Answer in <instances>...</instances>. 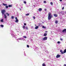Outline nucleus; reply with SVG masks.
<instances>
[{
	"mask_svg": "<svg viewBox=\"0 0 66 66\" xmlns=\"http://www.w3.org/2000/svg\"><path fill=\"white\" fill-rule=\"evenodd\" d=\"M48 20H50L52 17H53V15H52V14L50 12L48 14Z\"/></svg>",
	"mask_w": 66,
	"mask_h": 66,
	"instance_id": "obj_1",
	"label": "nucleus"
},
{
	"mask_svg": "<svg viewBox=\"0 0 66 66\" xmlns=\"http://www.w3.org/2000/svg\"><path fill=\"white\" fill-rule=\"evenodd\" d=\"M1 12L2 14V15L3 17V14H4V13H5V10H2L1 11Z\"/></svg>",
	"mask_w": 66,
	"mask_h": 66,
	"instance_id": "obj_2",
	"label": "nucleus"
},
{
	"mask_svg": "<svg viewBox=\"0 0 66 66\" xmlns=\"http://www.w3.org/2000/svg\"><path fill=\"white\" fill-rule=\"evenodd\" d=\"M10 34H11L12 36H13V37H14V33L13 31H11V32H10Z\"/></svg>",
	"mask_w": 66,
	"mask_h": 66,
	"instance_id": "obj_3",
	"label": "nucleus"
},
{
	"mask_svg": "<svg viewBox=\"0 0 66 66\" xmlns=\"http://www.w3.org/2000/svg\"><path fill=\"white\" fill-rule=\"evenodd\" d=\"M47 37H44L43 39V40H47Z\"/></svg>",
	"mask_w": 66,
	"mask_h": 66,
	"instance_id": "obj_4",
	"label": "nucleus"
},
{
	"mask_svg": "<svg viewBox=\"0 0 66 66\" xmlns=\"http://www.w3.org/2000/svg\"><path fill=\"white\" fill-rule=\"evenodd\" d=\"M15 18L16 19L15 22L16 23L18 22L19 21H18V20L17 19V17H15Z\"/></svg>",
	"mask_w": 66,
	"mask_h": 66,
	"instance_id": "obj_5",
	"label": "nucleus"
},
{
	"mask_svg": "<svg viewBox=\"0 0 66 66\" xmlns=\"http://www.w3.org/2000/svg\"><path fill=\"white\" fill-rule=\"evenodd\" d=\"M22 39H23V38H19L18 39H17V40H18L17 41L18 42H19L18 41V40H22Z\"/></svg>",
	"mask_w": 66,
	"mask_h": 66,
	"instance_id": "obj_6",
	"label": "nucleus"
},
{
	"mask_svg": "<svg viewBox=\"0 0 66 66\" xmlns=\"http://www.w3.org/2000/svg\"><path fill=\"white\" fill-rule=\"evenodd\" d=\"M61 56L60 55L57 54L56 56V58H59V57H60Z\"/></svg>",
	"mask_w": 66,
	"mask_h": 66,
	"instance_id": "obj_7",
	"label": "nucleus"
},
{
	"mask_svg": "<svg viewBox=\"0 0 66 66\" xmlns=\"http://www.w3.org/2000/svg\"><path fill=\"white\" fill-rule=\"evenodd\" d=\"M4 18H5L6 19L7 18V16L5 15V14H4Z\"/></svg>",
	"mask_w": 66,
	"mask_h": 66,
	"instance_id": "obj_8",
	"label": "nucleus"
},
{
	"mask_svg": "<svg viewBox=\"0 0 66 66\" xmlns=\"http://www.w3.org/2000/svg\"><path fill=\"white\" fill-rule=\"evenodd\" d=\"M66 32V29H64V30H63L62 31V32Z\"/></svg>",
	"mask_w": 66,
	"mask_h": 66,
	"instance_id": "obj_9",
	"label": "nucleus"
},
{
	"mask_svg": "<svg viewBox=\"0 0 66 66\" xmlns=\"http://www.w3.org/2000/svg\"><path fill=\"white\" fill-rule=\"evenodd\" d=\"M38 10L39 12H41V11H42V9L39 8V9Z\"/></svg>",
	"mask_w": 66,
	"mask_h": 66,
	"instance_id": "obj_10",
	"label": "nucleus"
},
{
	"mask_svg": "<svg viewBox=\"0 0 66 66\" xmlns=\"http://www.w3.org/2000/svg\"><path fill=\"white\" fill-rule=\"evenodd\" d=\"M60 52H61V53L62 54L64 53V52H63V51H62V50L60 51Z\"/></svg>",
	"mask_w": 66,
	"mask_h": 66,
	"instance_id": "obj_11",
	"label": "nucleus"
},
{
	"mask_svg": "<svg viewBox=\"0 0 66 66\" xmlns=\"http://www.w3.org/2000/svg\"><path fill=\"white\" fill-rule=\"evenodd\" d=\"M3 5H4V6H6V5H7V4H4V3H3Z\"/></svg>",
	"mask_w": 66,
	"mask_h": 66,
	"instance_id": "obj_12",
	"label": "nucleus"
},
{
	"mask_svg": "<svg viewBox=\"0 0 66 66\" xmlns=\"http://www.w3.org/2000/svg\"><path fill=\"white\" fill-rule=\"evenodd\" d=\"M54 16L55 17H57V15L56 14H54Z\"/></svg>",
	"mask_w": 66,
	"mask_h": 66,
	"instance_id": "obj_13",
	"label": "nucleus"
},
{
	"mask_svg": "<svg viewBox=\"0 0 66 66\" xmlns=\"http://www.w3.org/2000/svg\"><path fill=\"white\" fill-rule=\"evenodd\" d=\"M38 28V26H37L35 27V29H37Z\"/></svg>",
	"mask_w": 66,
	"mask_h": 66,
	"instance_id": "obj_14",
	"label": "nucleus"
},
{
	"mask_svg": "<svg viewBox=\"0 0 66 66\" xmlns=\"http://www.w3.org/2000/svg\"><path fill=\"white\" fill-rule=\"evenodd\" d=\"M12 5H9V7H12Z\"/></svg>",
	"mask_w": 66,
	"mask_h": 66,
	"instance_id": "obj_15",
	"label": "nucleus"
},
{
	"mask_svg": "<svg viewBox=\"0 0 66 66\" xmlns=\"http://www.w3.org/2000/svg\"><path fill=\"white\" fill-rule=\"evenodd\" d=\"M3 19H1V22H3Z\"/></svg>",
	"mask_w": 66,
	"mask_h": 66,
	"instance_id": "obj_16",
	"label": "nucleus"
},
{
	"mask_svg": "<svg viewBox=\"0 0 66 66\" xmlns=\"http://www.w3.org/2000/svg\"><path fill=\"white\" fill-rule=\"evenodd\" d=\"M47 33H45L44 34V36H47Z\"/></svg>",
	"mask_w": 66,
	"mask_h": 66,
	"instance_id": "obj_17",
	"label": "nucleus"
},
{
	"mask_svg": "<svg viewBox=\"0 0 66 66\" xmlns=\"http://www.w3.org/2000/svg\"><path fill=\"white\" fill-rule=\"evenodd\" d=\"M42 28H43L44 29H46V27H45V26H42Z\"/></svg>",
	"mask_w": 66,
	"mask_h": 66,
	"instance_id": "obj_18",
	"label": "nucleus"
},
{
	"mask_svg": "<svg viewBox=\"0 0 66 66\" xmlns=\"http://www.w3.org/2000/svg\"><path fill=\"white\" fill-rule=\"evenodd\" d=\"M6 15H7V16H9V15H10V14H9L7 13H6Z\"/></svg>",
	"mask_w": 66,
	"mask_h": 66,
	"instance_id": "obj_19",
	"label": "nucleus"
},
{
	"mask_svg": "<svg viewBox=\"0 0 66 66\" xmlns=\"http://www.w3.org/2000/svg\"><path fill=\"white\" fill-rule=\"evenodd\" d=\"M11 18L12 19H13L14 18V16H11Z\"/></svg>",
	"mask_w": 66,
	"mask_h": 66,
	"instance_id": "obj_20",
	"label": "nucleus"
},
{
	"mask_svg": "<svg viewBox=\"0 0 66 66\" xmlns=\"http://www.w3.org/2000/svg\"><path fill=\"white\" fill-rule=\"evenodd\" d=\"M63 52H64V53H66V49L64 50Z\"/></svg>",
	"mask_w": 66,
	"mask_h": 66,
	"instance_id": "obj_21",
	"label": "nucleus"
},
{
	"mask_svg": "<svg viewBox=\"0 0 66 66\" xmlns=\"http://www.w3.org/2000/svg\"><path fill=\"white\" fill-rule=\"evenodd\" d=\"M58 21H55V23H56V24H57V22H58Z\"/></svg>",
	"mask_w": 66,
	"mask_h": 66,
	"instance_id": "obj_22",
	"label": "nucleus"
},
{
	"mask_svg": "<svg viewBox=\"0 0 66 66\" xmlns=\"http://www.w3.org/2000/svg\"><path fill=\"white\" fill-rule=\"evenodd\" d=\"M1 27H2V28H3V27H4V26H3V25H1Z\"/></svg>",
	"mask_w": 66,
	"mask_h": 66,
	"instance_id": "obj_23",
	"label": "nucleus"
},
{
	"mask_svg": "<svg viewBox=\"0 0 66 66\" xmlns=\"http://www.w3.org/2000/svg\"><path fill=\"white\" fill-rule=\"evenodd\" d=\"M26 16H29V14L27 13V14H26Z\"/></svg>",
	"mask_w": 66,
	"mask_h": 66,
	"instance_id": "obj_24",
	"label": "nucleus"
},
{
	"mask_svg": "<svg viewBox=\"0 0 66 66\" xmlns=\"http://www.w3.org/2000/svg\"><path fill=\"white\" fill-rule=\"evenodd\" d=\"M23 29H24L26 28V27H25V26H23Z\"/></svg>",
	"mask_w": 66,
	"mask_h": 66,
	"instance_id": "obj_25",
	"label": "nucleus"
},
{
	"mask_svg": "<svg viewBox=\"0 0 66 66\" xmlns=\"http://www.w3.org/2000/svg\"><path fill=\"white\" fill-rule=\"evenodd\" d=\"M5 7L6 9H7L9 7V6H6Z\"/></svg>",
	"mask_w": 66,
	"mask_h": 66,
	"instance_id": "obj_26",
	"label": "nucleus"
},
{
	"mask_svg": "<svg viewBox=\"0 0 66 66\" xmlns=\"http://www.w3.org/2000/svg\"><path fill=\"white\" fill-rule=\"evenodd\" d=\"M43 66H46V65H45V64H44V63H43L42 64Z\"/></svg>",
	"mask_w": 66,
	"mask_h": 66,
	"instance_id": "obj_27",
	"label": "nucleus"
},
{
	"mask_svg": "<svg viewBox=\"0 0 66 66\" xmlns=\"http://www.w3.org/2000/svg\"><path fill=\"white\" fill-rule=\"evenodd\" d=\"M25 28L27 30H28V27H25Z\"/></svg>",
	"mask_w": 66,
	"mask_h": 66,
	"instance_id": "obj_28",
	"label": "nucleus"
},
{
	"mask_svg": "<svg viewBox=\"0 0 66 66\" xmlns=\"http://www.w3.org/2000/svg\"><path fill=\"white\" fill-rule=\"evenodd\" d=\"M44 3H46L47 2L46 1H44Z\"/></svg>",
	"mask_w": 66,
	"mask_h": 66,
	"instance_id": "obj_29",
	"label": "nucleus"
},
{
	"mask_svg": "<svg viewBox=\"0 0 66 66\" xmlns=\"http://www.w3.org/2000/svg\"><path fill=\"white\" fill-rule=\"evenodd\" d=\"M50 4H51V5H53V3L52 2Z\"/></svg>",
	"mask_w": 66,
	"mask_h": 66,
	"instance_id": "obj_30",
	"label": "nucleus"
},
{
	"mask_svg": "<svg viewBox=\"0 0 66 66\" xmlns=\"http://www.w3.org/2000/svg\"><path fill=\"white\" fill-rule=\"evenodd\" d=\"M23 37L25 38H27V37L26 36H23Z\"/></svg>",
	"mask_w": 66,
	"mask_h": 66,
	"instance_id": "obj_31",
	"label": "nucleus"
},
{
	"mask_svg": "<svg viewBox=\"0 0 66 66\" xmlns=\"http://www.w3.org/2000/svg\"><path fill=\"white\" fill-rule=\"evenodd\" d=\"M24 3V4H26V2L24 1V2H23Z\"/></svg>",
	"mask_w": 66,
	"mask_h": 66,
	"instance_id": "obj_32",
	"label": "nucleus"
},
{
	"mask_svg": "<svg viewBox=\"0 0 66 66\" xmlns=\"http://www.w3.org/2000/svg\"><path fill=\"white\" fill-rule=\"evenodd\" d=\"M57 44H60V41H58L57 42Z\"/></svg>",
	"mask_w": 66,
	"mask_h": 66,
	"instance_id": "obj_33",
	"label": "nucleus"
},
{
	"mask_svg": "<svg viewBox=\"0 0 66 66\" xmlns=\"http://www.w3.org/2000/svg\"><path fill=\"white\" fill-rule=\"evenodd\" d=\"M33 18H34V19H35V17L34 16H33Z\"/></svg>",
	"mask_w": 66,
	"mask_h": 66,
	"instance_id": "obj_34",
	"label": "nucleus"
},
{
	"mask_svg": "<svg viewBox=\"0 0 66 66\" xmlns=\"http://www.w3.org/2000/svg\"><path fill=\"white\" fill-rule=\"evenodd\" d=\"M27 47H28V48H29V45H27Z\"/></svg>",
	"mask_w": 66,
	"mask_h": 66,
	"instance_id": "obj_35",
	"label": "nucleus"
},
{
	"mask_svg": "<svg viewBox=\"0 0 66 66\" xmlns=\"http://www.w3.org/2000/svg\"><path fill=\"white\" fill-rule=\"evenodd\" d=\"M64 7H62V10H64Z\"/></svg>",
	"mask_w": 66,
	"mask_h": 66,
	"instance_id": "obj_36",
	"label": "nucleus"
},
{
	"mask_svg": "<svg viewBox=\"0 0 66 66\" xmlns=\"http://www.w3.org/2000/svg\"><path fill=\"white\" fill-rule=\"evenodd\" d=\"M22 39L23 40H25V39H24V38H23V39Z\"/></svg>",
	"mask_w": 66,
	"mask_h": 66,
	"instance_id": "obj_37",
	"label": "nucleus"
},
{
	"mask_svg": "<svg viewBox=\"0 0 66 66\" xmlns=\"http://www.w3.org/2000/svg\"><path fill=\"white\" fill-rule=\"evenodd\" d=\"M24 26H26V23H24Z\"/></svg>",
	"mask_w": 66,
	"mask_h": 66,
	"instance_id": "obj_38",
	"label": "nucleus"
},
{
	"mask_svg": "<svg viewBox=\"0 0 66 66\" xmlns=\"http://www.w3.org/2000/svg\"><path fill=\"white\" fill-rule=\"evenodd\" d=\"M59 1H60V2H62V0H59Z\"/></svg>",
	"mask_w": 66,
	"mask_h": 66,
	"instance_id": "obj_39",
	"label": "nucleus"
},
{
	"mask_svg": "<svg viewBox=\"0 0 66 66\" xmlns=\"http://www.w3.org/2000/svg\"><path fill=\"white\" fill-rule=\"evenodd\" d=\"M44 11H47V10L45 9L44 10Z\"/></svg>",
	"mask_w": 66,
	"mask_h": 66,
	"instance_id": "obj_40",
	"label": "nucleus"
},
{
	"mask_svg": "<svg viewBox=\"0 0 66 66\" xmlns=\"http://www.w3.org/2000/svg\"><path fill=\"white\" fill-rule=\"evenodd\" d=\"M28 5H26V7H28Z\"/></svg>",
	"mask_w": 66,
	"mask_h": 66,
	"instance_id": "obj_41",
	"label": "nucleus"
},
{
	"mask_svg": "<svg viewBox=\"0 0 66 66\" xmlns=\"http://www.w3.org/2000/svg\"><path fill=\"white\" fill-rule=\"evenodd\" d=\"M60 40H62V39H60Z\"/></svg>",
	"mask_w": 66,
	"mask_h": 66,
	"instance_id": "obj_42",
	"label": "nucleus"
},
{
	"mask_svg": "<svg viewBox=\"0 0 66 66\" xmlns=\"http://www.w3.org/2000/svg\"><path fill=\"white\" fill-rule=\"evenodd\" d=\"M20 11H21V9H20Z\"/></svg>",
	"mask_w": 66,
	"mask_h": 66,
	"instance_id": "obj_43",
	"label": "nucleus"
},
{
	"mask_svg": "<svg viewBox=\"0 0 66 66\" xmlns=\"http://www.w3.org/2000/svg\"><path fill=\"white\" fill-rule=\"evenodd\" d=\"M64 66H66V64H64Z\"/></svg>",
	"mask_w": 66,
	"mask_h": 66,
	"instance_id": "obj_44",
	"label": "nucleus"
},
{
	"mask_svg": "<svg viewBox=\"0 0 66 66\" xmlns=\"http://www.w3.org/2000/svg\"><path fill=\"white\" fill-rule=\"evenodd\" d=\"M47 31H45V32H46V33H47Z\"/></svg>",
	"mask_w": 66,
	"mask_h": 66,
	"instance_id": "obj_45",
	"label": "nucleus"
},
{
	"mask_svg": "<svg viewBox=\"0 0 66 66\" xmlns=\"http://www.w3.org/2000/svg\"><path fill=\"white\" fill-rule=\"evenodd\" d=\"M35 25L36 26V25L35 24Z\"/></svg>",
	"mask_w": 66,
	"mask_h": 66,
	"instance_id": "obj_46",
	"label": "nucleus"
},
{
	"mask_svg": "<svg viewBox=\"0 0 66 66\" xmlns=\"http://www.w3.org/2000/svg\"><path fill=\"white\" fill-rule=\"evenodd\" d=\"M44 61H45V59L44 60Z\"/></svg>",
	"mask_w": 66,
	"mask_h": 66,
	"instance_id": "obj_47",
	"label": "nucleus"
},
{
	"mask_svg": "<svg viewBox=\"0 0 66 66\" xmlns=\"http://www.w3.org/2000/svg\"><path fill=\"white\" fill-rule=\"evenodd\" d=\"M36 49H37V48H36Z\"/></svg>",
	"mask_w": 66,
	"mask_h": 66,
	"instance_id": "obj_48",
	"label": "nucleus"
},
{
	"mask_svg": "<svg viewBox=\"0 0 66 66\" xmlns=\"http://www.w3.org/2000/svg\"><path fill=\"white\" fill-rule=\"evenodd\" d=\"M28 42H29V41H28Z\"/></svg>",
	"mask_w": 66,
	"mask_h": 66,
	"instance_id": "obj_49",
	"label": "nucleus"
}]
</instances>
